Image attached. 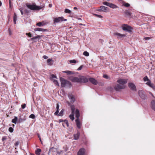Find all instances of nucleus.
Listing matches in <instances>:
<instances>
[{"label": "nucleus", "mask_w": 155, "mask_h": 155, "mask_svg": "<svg viewBox=\"0 0 155 155\" xmlns=\"http://www.w3.org/2000/svg\"><path fill=\"white\" fill-rule=\"evenodd\" d=\"M138 94L140 97L143 99L145 100L146 99L147 96L143 91L139 90L138 91Z\"/></svg>", "instance_id": "7"}, {"label": "nucleus", "mask_w": 155, "mask_h": 155, "mask_svg": "<svg viewBox=\"0 0 155 155\" xmlns=\"http://www.w3.org/2000/svg\"><path fill=\"white\" fill-rule=\"evenodd\" d=\"M59 105L58 104H56V109H57V110H59Z\"/></svg>", "instance_id": "53"}, {"label": "nucleus", "mask_w": 155, "mask_h": 155, "mask_svg": "<svg viewBox=\"0 0 155 155\" xmlns=\"http://www.w3.org/2000/svg\"><path fill=\"white\" fill-rule=\"evenodd\" d=\"M103 78L106 79H108L109 78V77L106 74H104L103 76Z\"/></svg>", "instance_id": "46"}, {"label": "nucleus", "mask_w": 155, "mask_h": 155, "mask_svg": "<svg viewBox=\"0 0 155 155\" xmlns=\"http://www.w3.org/2000/svg\"><path fill=\"white\" fill-rule=\"evenodd\" d=\"M53 61L52 59H49L47 60V62L48 64L49 65H51L53 64V62H52Z\"/></svg>", "instance_id": "21"}, {"label": "nucleus", "mask_w": 155, "mask_h": 155, "mask_svg": "<svg viewBox=\"0 0 155 155\" xmlns=\"http://www.w3.org/2000/svg\"><path fill=\"white\" fill-rule=\"evenodd\" d=\"M67 21V19L64 18L63 17H60L54 18V23H58L63 21Z\"/></svg>", "instance_id": "6"}, {"label": "nucleus", "mask_w": 155, "mask_h": 155, "mask_svg": "<svg viewBox=\"0 0 155 155\" xmlns=\"http://www.w3.org/2000/svg\"><path fill=\"white\" fill-rule=\"evenodd\" d=\"M2 3L0 1V6L2 5Z\"/></svg>", "instance_id": "62"}, {"label": "nucleus", "mask_w": 155, "mask_h": 155, "mask_svg": "<svg viewBox=\"0 0 155 155\" xmlns=\"http://www.w3.org/2000/svg\"><path fill=\"white\" fill-rule=\"evenodd\" d=\"M59 113V110H57L54 113V114L55 115H58Z\"/></svg>", "instance_id": "50"}, {"label": "nucleus", "mask_w": 155, "mask_h": 155, "mask_svg": "<svg viewBox=\"0 0 155 155\" xmlns=\"http://www.w3.org/2000/svg\"><path fill=\"white\" fill-rule=\"evenodd\" d=\"M18 144H19V142H18V141H17V142L15 143V146H18Z\"/></svg>", "instance_id": "57"}, {"label": "nucleus", "mask_w": 155, "mask_h": 155, "mask_svg": "<svg viewBox=\"0 0 155 155\" xmlns=\"http://www.w3.org/2000/svg\"><path fill=\"white\" fill-rule=\"evenodd\" d=\"M35 31H42L43 32L48 31L47 29H44L41 28H35L34 29Z\"/></svg>", "instance_id": "17"}, {"label": "nucleus", "mask_w": 155, "mask_h": 155, "mask_svg": "<svg viewBox=\"0 0 155 155\" xmlns=\"http://www.w3.org/2000/svg\"><path fill=\"white\" fill-rule=\"evenodd\" d=\"M143 81H149V79H148V77L147 76H146L144 77L143 78Z\"/></svg>", "instance_id": "33"}, {"label": "nucleus", "mask_w": 155, "mask_h": 155, "mask_svg": "<svg viewBox=\"0 0 155 155\" xmlns=\"http://www.w3.org/2000/svg\"><path fill=\"white\" fill-rule=\"evenodd\" d=\"M40 37V36H36V37H34L33 38H31V40H33L35 39H37L38 38H39Z\"/></svg>", "instance_id": "44"}, {"label": "nucleus", "mask_w": 155, "mask_h": 155, "mask_svg": "<svg viewBox=\"0 0 155 155\" xmlns=\"http://www.w3.org/2000/svg\"><path fill=\"white\" fill-rule=\"evenodd\" d=\"M24 13L26 14L27 15H28L29 13V11L27 9H25L24 10Z\"/></svg>", "instance_id": "35"}, {"label": "nucleus", "mask_w": 155, "mask_h": 155, "mask_svg": "<svg viewBox=\"0 0 155 155\" xmlns=\"http://www.w3.org/2000/svg\"><path fill=\"white\" fill-rule=\"evenodd\" d=\"M151 106L152 109L155 111V101H152L151 102Z\"/></svg>", "instance_id": "18"}, {"label": "nucleus", "mask_w": 155, "mask_h": 155, "mask_svg": "<svg viewBox=\"0 0 155 155\" xmlns=\"http://www.w3.org/2000/svg\"><path fill=\"white\" fill-rule=\"evenodd\" d=\"M53 82L54 83V84H56V85L59 86V85L58 81L56 80H53Z\"/></svg>", "instance_id": "36"}, {"label": "nucleus", "mask_w": 155, "mask_h": 155, "mask_svg": "<svg viewBox=\"0 0 155 155\" xmlns=\"http://www.w3.org/2000/svg\"><path fill=\"white\" fill-rule=\"evenodd\" d=\"M22 119H21V118L20 119L18 120V123H20L21 122H22Z\"/></svg>", "instance_id": "55"}, {"label": "nucleus", "mask_w": 155, "mask_h": 155, "mask_svg": "<svg viewBox=\"0 0 155 155\" xmlns=\"http://www.w3.org/2000/svg\"><path fill=\"white\" fill-rule=\"evenodd\" d=\"M68 96L71 102L73 104L75 101L74 96L71 93H70L68 94Z\"/></svg>", "instance_id": "8"}, {"label": "nucleus", "mask_w": 155, "mask_h": 155, "mask_svg": "<svg viewBox=\"0 0 155 155\" xmlns=\"http://www.w3.org/2000/svg\"><path fill=\"white\" fill-rule=\"evenodd\" d=\"M83 54L86 56H88L89 55V54L87 51H85L83 52Z\"/></svg>", "instance_id": "29"}, {"label": "nucleus", "mask_w": 155, "mask_h": 155, "mask_svg": "<svg viewBox=\"0 0 155 155\" xmlns=\"http://www.w3.org/2000/svg\"><path fill=\"white\" fill-rule=\"evenodd\" d=\"M83 67V65H81L78 69L77 70L78 71L81 70L82 68Z\"/></svg>", "instance_id": "47"}, {"label": "nucleus", "mask_w": 155, "mask_h": 155, "mask_svg": "<svg viewBox=\"0 0 155 155\" xmlns=\"http://www.w3.org/2000/svg\"><path fill=\"white\" fill-rule=\"evenodd\" d=\"M43 58L45 59H47L48 58V57L46 55H44L43 56Z\"/></svg>", "instance_id": "54"}, {"label": "nucleus", "mask_w": 155, "mask_h": 155, "mask_svg": "<svg viewBox=\"0 0 155 155\" xmlns=\"http://www.w3.org/2000/svg\"><path fill=\"white\" fill-rule=\"evenodd\" d=\"M126 14L127 15H128L129 16H130L131 15V13L130 12H126Z\"/></svg>", "instance_id": "56"}, {"label": "nucleus", "mask_w": 155, "mask_h": 155, "mask_svg": "<svg viewBox=\"0 0 155 155\" xmlns=\"http://www.w3.org/2000/svg\"><path fill=\"white\" fill-rule=\"evenodd\" d=\"M89 80L90 82L94 85H96L98 83L97 81L94 78H90Z\"/></svg>", "instance_id": "13"}, {"label": "nucleus", "mask_w": 155, "mask_h": 155, "mask_svg": "<svg viewBox=\"0 0 155 155\" xmlns=\"http://www.w3.org/2000/svg\"><path fill=\"white\" fill-rule=\"evenodd\" d=\"M80 83H86L88 82V80L85 76H80Z\"/></svg>", "instance_id": "9"}, {"label": "nucleus", "mask_w": 155, "mask_h": 155, "mask_svg": "<svg viewBox=\"0 0 155 155\" xmlns=\"http://www.w3.org/2000/svg\"><path fill=\"white\" fill-rule=\"evenodd\" d=\"M94 15H95L96 17H98V18H103L102 16L101 15H97V14H95Z\"/></svg>", "instance_id": "43"}, {"label": "nucleus", "mask_w": 155, "mask_h": 155, "mask_svg": "<svg viewBox=\"0 0 155 155\" xmlns=\"http://www.w3.org/2000/svg\"><path fill=\"white\" fill-rule=\"evenodd\" d=\"M148 86L154 89H155V86L154 85L151 83L149 85H148Z\"/></svg>", "instance_id": "31"}, {"label": "nucleus", "mask_w": 155, "mask_h": 155, "mask_svg": "<svg viewBox=\"0 0 155 155\" xmlns=\"http://www.w3.org/2000/svg\"><path fill=\"white\" fill-rule=\"evenodd\" d=\"M20 10V11L21 13V15H23V12L22 11V10L21 9V8Z\"/></svg>", "instance_id": "58"}, {"label": "nucleus", "mask_w": 155, "mask_h": 155, "mask_svg": "<svg viewBox=\"0 0 155 155\" xmlns=\"http://www.w3.org/2000/svg\"><path fill=\"white\" fill-rule=\"evenodd\" d=\"M128 86L131 90L133 91H136L137 90L135 84L132 83H129L128 84Z\"/></svg>", "instance_id": "10"}, {"label": "nucleus", "mask_w": 155, "mask_h": 155, "mask_svg": "<svg viewBox=\"0 0 155 155\" xmlns=\"http://www.w3.org/2000/svg\"><path fill=\"white\" fill-rule=\"evenodd\" d=\"M117 84L114 87V89L116 91H119L120 90L124 89L126 87L125 84L127 83V80L124 79L120 78L117 81Z\"/></svg>", "instance_id": "1"}, {"label": "nucleus", "mask_w": 155, "mask_h": 155, "mask_svg": "<svg viewBox=\"0 0 155 155\" xmlns=\"http://www.w3.org/2000/svg\"><path fill=\"white\" fill-rule=\"evenodd\" d=\"M41 151V149L38 148L35 151V153L37 155H39Z\"/></svg>", "instance_id": "22"}, {"label": "nucleus", "mask_w": 155, "mask_h": 155, "mask_svg": "<svg viewBox=\"0 0 155 155\" xmlns=\"http://www.w3.org/2000/svg\"><path fill=\"white\" fill-rule=\"evenodd\" d=\"M122 29L124 31L129 32H131L133 28L127 24H123L122 25Z\"/></svg>", "instance_id": "5"}, {"label": "nucleus", "mask_w": 155, "mask_h": 155, "mask_svg": "<svg viewBox=\"0 0 155 155\" xmlns=\"http://www.w3.org/2000/svg\"><path fill=\"white\" fill-rule=\"evenodd\" d=\"M99 41L101 43H102V42H104V41L101 39H99Z\"/></svg>", "instance_id": "59"}, {"label": "nucleus", "mask_w": 155, "mask_h": 155, "mask_svg": "<svg viewBox=\"0 0 155 155\" xmlns=\"http://www.w3.org/2000/svg\"><path fill=\"white\" fill-rule=\"evenodd\" d=\"M71 114H74V112L75 110V106L74 105H71Z\"/></svg>", "instance_id": "20"}, {"label": "nucleus", "mask_w": 155, "mask_h": 155, "mask_svg": "<svg viewBox=\"0 0 155 155\" xmlns=\"http://www.w3.org/2000/svg\"><path fill=\"white\" fill-rule=\"evenodd\" d=\"M75 116L76 119L75 120L76 125L78 129H80L82 125V124L80 120L79 117H80V112L78 109H76L75 112Z\"/></svg>", "instance_id": "2"}, {"label": "nucleus", "mask_w": 155, "mask_h": 155, "mask_svg": "<svg viewBox=\"0 0 155 155\" xmlns=\"http://www.w3.org/2000/svg\"><path fill=\"white\" fill-rule=\"evenodd\" d=\"M99 11H101L105 12H108V8L107 7L102 6H100V9L99 10Z\"/></svg>", "instance_id": "15"}, {"label": "nucleus", "mask_w": 155, "mask_h": 155, "mask_svg": "<svg viewBox=\"0 0 155 155\" xmlns=\"http://www.w3.org/2000/svg\"><path fill=\"white\" fill-rule=\"evenodd\" d=\"M26 35H28L29 37H32V35L30 33H26Z\"/></svg>", "instance_id": "52"}, {"label": "nucleus", "mask_w": 155, "mask_h": 155, "mask_svg": "<svg viewBox=\"0 0 155 155\" xmlns=\"http://www.w3.org/2000/svg\"><path fill=\"white\" fill-rule=\"evenodd\" d=\"M8 130L10 132L12 133L13 131V129L12 127H10L9 128Z\"/></svg>", "instance_id": "41"}, {"label": "nucleus", "mask_w": 155, "mask_h": 155, "mask_svg": "<svg viewBox=\"0 0 155 155\" xmlns=\"http://www.w3.org/2000/svg\"><path fill=\"white\" fill-rule=\"evenodd\" d=\"M18 120V118L17 117L15 116L14 117V119H13L12 120V122L15 124H16L17 123V122Z\"/></svg>", "instance_id": "24"}, {"label": "nucleus", "mask_w": 155, "mask_h": 155, "mask_svg": "<svg viewBox=\"0 0 155 155\" xmlns=\"http://www.w3.org/2000/svg\"><path fill=\"white\" fill-rule=\"evenodd\" d=\"M151 38L150 37H145L144 38V39L145 40H148L150 39H151Z\"/></svg>", "instance_id": "48"}, {"label": "nucleus", "mask_w": 155, "mask_h": 155, "mask_svg": "<svg viewBox=\"0 0 155 155\" xmlns=\"http://www.w3.org/2000/svg\"><path fill=\"white\" fill-rule=\"evenodd\" d=\"M109 7L113 8H115L118 7L117 5L112 3L110 4Z\"/></svg>", "instance_id": "23"}, {"label": "nucleus", "mask_w": 155, "mask_h": 155, "mask_svg": "<svg viewBox=\"0 0 155 155\" xmlns=\"http://www.w3.org/2000/svg\"><path fill=\"white\" fill-rule=\"evenodd\" d=\"M151 83V81L150 80L149 81H147V82L146 83V84H147L148 86Z\"/></svg>", "instance_id": "45"}, {"label": "nucleus", "mask_w": 155, "mask_h": 155, "mask_svg": "<svg viewBox=\"0 0 155 155\" xmlns=\"http://www.w3.org/2000/svg\"><path fill=\"white\" fill-rule=\"evenodd\" d=\"M63 72L66 73L67 74H72V72L69 71H64Z\"/></svg>", "instance_id": "27"}, {"label": "nucleus", "mask_w": 155, "mask_h": 155, "mask_svg": "<svg viewBox=\"0 0 155 155\" xmlns=\"http://www.w3.org/2000/svg\"><path fill=\"white\" fill-rule=\"evenodd\" d=\"M110 4V3L106 2H103V4L104 5L108 6H109Z\"/></svg>", "instance_id": "40"}, {"label": "nucleus", "mask_w": 155, "mask_h": 155, "mask_svg": "<svg viewBox=\"0 0 155 155\" xmlns=\"http://www.w3.org/2000/svg\"><path fill=\"white\" fill-rule=\"evenodd\" d=\"M123 5L126 7H129L130 6V5L129 3H124Z\"/></svg>", "instance_id": "37"}, {"label": "nucleus", "mask_w": 155, "mask_h": 155, "mask_svg": "<svg viewBox=\"0 0 155 155\" xmlns=\"http://www.w3.org/2000/svg\"><path fill=\"white\" fill-rule=\"evenodd\" d=\"M35 115L33 114H31L29 116V117L30 118H32V119H35Z\"/></svg>", "instance_id": "34"}, {"label": "nucleus", "mask_w": 155, "mask_h": 155, "mask_svg": "<svg viewBox=\"0 0 155 155\" xmlns=\"http://www.w3.org/2000/svg\"><path fill=\"white\" fill-rule=\"evenodd\" d=\"M64 12L66 13H70L71 12V11L70 10L66 8L64 10Z\"/></svg>", "instance_id": "30"}, {"label": "nucleus", "mask_w": 155, "mask_h": 155, "mask_svg": "<svg viewBox=\"0 0 155 155\" xmlns=\"http://www.w3.org/2000/svg\"><path fill=\"white\" fill-rule=\"evenodd\" d=\"M62 125L64 127H65V126H66L67 127H68L69 126L68 121V120H64V122L62 123Z\"/></svg>", "instance_id": "19"}, {"label": "nucleus", "mask_w": 155, "mask_h": 155, "mask_svg": "<svg viewBox=\"0 0 155 155\" xmlns=\"http://www.w3.org/2000/svg\"><path fill=\"white\" fill-rule=\"evenodd\" d=\"M60 81L61 87H65L66 85L67 84L69 85H71V84L70 82L62 78H60Z\"/></svg>", "instance_id": "4"}, {"label": "nucleus", "mask_w": 155, "mask_h": 155, "mask_svg": "<svg viewBox=\"0 0 155 155\" xmlns=\"http://www.w3.org/2000/svg\"><path fill=\"white\" fill-rule=\"evenodd\" d=\"M149 93L150 94H151L152 96H153V94L151 92H149Z\"/></svg>", "instance_id": "61"}, {"label": "nucleus", "mask_w": 155, "mask_h": 155, "mask_svg": "<svg viewBox=\"0 0 155 155\" xmlns=\"http://www.w3.org/2000/svg\"><path fill=\"white\" fill-rule=\"evenodd\" d=\"M71 80L73 82L80 83V77H72L71 78Z\"/></svg>", "instance_id": "12"}, {"label": "nucleus", "mask_w": 155, "mask_h": 155, "mask_svg": "<svg viewBox=\"0 0 155 155\" xmlns=\"http://www.w3.org/2000/svg\"><path fill=\"white\" fill-rule=\"evenodd\" d=\"M36 25L40 27L42 25H42V23L41 22H39L37 23Z\"/></svg>", "instance_id": "39"}, {"label": "nucleus", "mask_w": 155, "mask_h": 155, "mask_svg": "<svg viewBox=\"0 0 155 155\" xmlns=\"http://www.w3.org/2000/svg\"><path fill=\"white\" fill-rule=\"evenodd\" d=\"M26 7L32 10H38L42 9V7L36 5L35 3L31 5L28 3L26 4Z\"/></svg>", "instance_id": "3"}, {"label": "nucleus", "mask_w": 155, "mask_h": 155, "mask_svg": "<svg viewBox=\"0 0 155 155\" xmlns=\"http://www.w3.org/2000/svg\"><path fill=\"white\" fill-rule=\"evenodd\" d=\"M70 62L71 63H76L77 62H76V61L75 60H71L70 61Z\"/></svg>", "instance_id": "42"}, {"label": "nucleus", "mask_w": 155, "mask_h": 155, "mask_svg": "<svg viewBox=\"0 0 155 155\" xmlns=\"http://www.w3.org/2000/svg\"><path fill=\"white\" fill-rule=\"evenodd\" d=\"M74 114H72L69 115V117L72 120H73L74 119Z\"/></svg>", "instance_id": "26"}, {"label": "nucleus", "mask_w": 155, "mask_h": 155, "mask_svg": "<svg viewBox=\"0 0 155 155\" xmlns=\"http://www.w3.org/2000/svg\"><path fill=\"white\" fill-rule=\"evenodd\" d=\"M7 137L4 136L2 138V141L3 142H4L5 140H7Z\"/></svg>", "instance_id": "38"}, {"label": "nucleus", "mask_w": 155, "mask_h": 155, "mask_svg": "<svg viewBox=\"0 0 155 155\" xmlns=\"http://www.w3.org/2000/svg\"><path fill=\"white\" fill-rule=\"evenodd\" d=\"M59 113V110H57L54 113V114L55 115H58Z\"/></svg>", "instance_id": "51"}, {"label": "nucleus", "mask_w": 155, "mask_h": 155, "mask_svg": "<svg viewBox=\"0 0 155 155\" xmlns=\"http://www.w3.org/2000/svg\"><path fill=\"white\" fill-rule=\"evenodd\" d=\"M17 19V16L16 14L15 13L13 17V21L15 24L16 23V21Z\"/></svg>", "instance_id": "25"}, {"label": "nucleus", "mask_w": 155, "mask_h": 155, "mask_svg": "<svg viewBox=\"0 0 155 155\" xmlns=\"http://www.w3.org/2000/svg\"><path fill=\"white\" fill-rule=\"evenodd\" d=\"M114 35L117 36V38L119 39H121L123 38L126 36L125 34H121L117 32L114 33Z\"/></svg>", "instance_id": "11"}, {"label": "nucleus", "mask_w": 155, "mask_h": 155, "mask_svg": "<svg viewBox=\"0 0 155 155\" xmlns=\"http://www.w3.org/2000/svg\"><path fill=\"white\" fill-rule=\"evenodd\" d=\"M21 106V107L23 108V109H24L25 108L26 106V105L25 104H22Z\"/></svg>", "instance_id": "49"}, {"label": "nucleus", "mask_w": 155, "mask_h": 155, "mask_svg": "<svg viewBox=\"0 0 155 155\" xmlns=\"http://www.w3.org/2000/svg\"><path fill=\"white\" fill-rule=\"evenodd\" d=\"M57 77L56 76L54 75V74H52L51 75V77L50 78V80L52 81H53V78H56Z\"/></svg>", "instance_id": "32"}, {"label": "nucleus", "mask_w": 155, "mask_h": 155, "mask_svg": "<svg viewBox=\"0 0 155 155\" xmlns=\"http://www.w3.org/2000/svg\"><path fill=\"white\" fill-rule=\"evenodd\" d=\"M74 9L75 10H76V9H77V7H74Z\"/></svg>", "instance_id": "63"}, {"label": "nucleus", "mask_w": 155, "mask_h": 155, "mask_svg": "<svg viewBox=\"0 0 155 155\" xmlns=\"http://www.w3.org/2000/svg\"><path fill=\"white\" fill-rule=\"evenodd\" d=\"M64 111V109H62L59 114L58 115L60 116H62L63 115V113Z\"/></svg>", "instance_id": "28"}, {"label": "nucleus", "mask_w": 155, "mask_h": 155, "mask_svg": "<svg viewBox=\"0 0 155 155\" xmlns=\"http://www.w3.org/2000/svg\"><path fill=\"white\" fill-rule=\"evenodd\" d=\"M31 155H35V154L33 153H30Z\"/></svg>", "instance_id": "64"}, {"label": "nucleus", "mask_w": 155, "mask_h": 155, "mask_svg": "<svg viewBox=\"0 0 155 155\" xmlns=\"http://www.w3.org/2000/svg\"><path fill=\"white\" fill-rule=\"evenodd\" d=\"M85 149L84 148H81L78 153V155H85Z\"/></svg>", "instance_id": "14"}, {"label": "nucleus", "mask_w": 155, "mask_h": 155, "mask_svg": "<svg viewBox=\"0 0 155 155\" xmlns=\"http://www.w3.org/2000/svg\"><path fill=\"white\" fill-rule=\"evenodd\" d=\"M80 134V132L79 131H78L77 133L74 135V139L75 140H78Z\"/></svg>", "instance_id": "16"}, {"label": "nucleus", "mask_w": 155, "mask_h": 155, "mask_svg": "<svg viewBox=\"0 0 155 155\" xmlns=\"http://www.w3.org/2000/svg\"><path fill=\"white\" fill-rule=\"evenodd\" d=\"M38 137L39 138L40 141H41V143L42 141H41V138L40 136L39 135H38Z\"/></svg>", "instance_id": "60"}]
</instances>
